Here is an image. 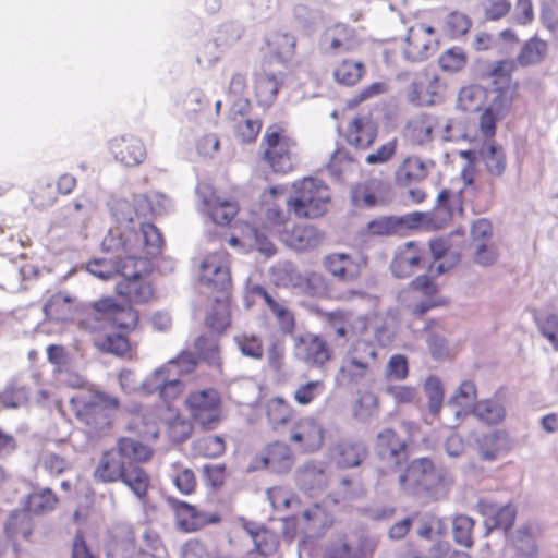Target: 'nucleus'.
<instances>
[{"mask_svg": "<svg viewBox=\"0 0 558 558\" xmlns=\"http://www.w3.org/2000/svg\"><path fill=\"white\" fill-rule=\"evenodd\" d=\"M433 167L434 161L432 160H423L417 156L407 157L395 173L396 183L400 186H408L421 182L426 179Z\"/></svg>", "mask_w": 558, "mask_h": 558, "instance_id": "412c9836", "label": "nucleus"}, {"mask_svg": "<svg viewBox=\"0 0 558 558\" xmlns=\"http://www.w3.org/2000/svg\"><path fill=\"white\" fill-rule=\"evenodd\" d=\"M377 136V128L366 117H356L348 126L347 141L356 148L369 147Z\"/></svg>", "mask_w": 558, "mask_h": 558, "instance_id": "b1692460", "label": "nucleus"}, {"mask_svg": "<svg viewBox=\"0 0 558 558\" xmlns=\"http://www.w3.org/2000/svg\"><path fill=\"white\" fill-rule=\"evenodd\" d=\"M277 231L280 240L294 251H306L320 242L319 232L313 226H294L292 229H277Z\"/></svg>", "mask_w": 558, "mask_h": 558, "instance_id": "aec40b11", "label": "nucleus"}, {"mask_svg": "<svg viewBox=\"0 0 558 558\" xmlns=\"http://www.w3.org/2000/svg\"><path fill=\"white\" fill-rule=\"evenodd\" d=\"M298 486L310 496L322 492L328 482L327 473L322 463L306 462L296 471Z\"/></svg>", "mask_w": 558, "mask_h": 558, "instance_id": "4be33fe9", "label": "nucleus"}, {"mask_svg": "<svg viewBox=\"0 0 558 558\" xmlns=\"http://www.w3.org/2000/svg\"><path fill=\"white\" fill-rule=\"evenodd\" d=\"M282 77L275 73L260 71L255 74L254 87L257 101L263 107H269L277 97Z\"/></svg>", "mask_w": 558, "mask_h": 558, "instance_id": "393cba45", "label": "nucleus"}, {"mask_svg": "<svg viewBox=\"0 0 558 558\" xmlns=\"http://www.w3.org/2000/svg\"><path fill=\"white\" fill-rule=\"evenodd\" d=\"M195 349L199 357L209 365H220L218 340L215 336L201 335L195 340Z\"/></svg>", "mask_w": 558, "mask_h": 558, "instance_id": "79ce46f5", "label": "nucleus"}, {"mask_svg": "<svg viewBox=\"0 0 558 558\" xmlns=\"http://www.w3.org/2000/svg\"><path fill=\"white\" fill-rule=\"evenodd\" d=\"M365 74V65L361 61L343 60L333 70L335 80L345 86H354Z\"/></svg>", "mask_w": 558, "mask_h": 558, "instance_id": "c9c22d12", "label": "nucleus"}, {"mask_svg": "<svg viewBox=\"0 0 558 558\" xmlns=\"http://www.w3.org/2000/svg\"><path fill=\"white\" fill-rule=\"evenodd\" d=\"M409 375L408 360L402 354H393L387 364L386 376L395 380H403Z\"/></svg>", "mask_w": 558, "mask_h": 558, "instance_id": "69168bd1", "label": "nucleus"}, {"mask_svg": "<svg viewBox=\"0 0 558 558\" xmlns=\"http://www.w3.org/2000/svg\"><path fill=\"white\" fill-rule=\"evenodd\" d=\"M33 532L31 515L26 510H14L4 523L5 536L13 541L17 536L28 538Z\"/></svg>", "mask_w": 558, "mask_h": 558, "instance_id": "f704fd0d", "label": "nucleus"}, {"mask_svg": "<svg viewBox=\"0 0 558 558\" xmlns=\"http://www.w3.org/2000/svg\"><path fill=\"white\" fill-rule=\"evenodd\" d=\"M194 425L214 429L221 418L220 396L214 388L191 391L185 400Z\"/></svg>", "mask_w": 558, "mask_h": 558, "instance_id": "39448f33", "label": "nucleus"}, {"mask_svg": "<svg viewBox=\"0 0 558 558\" xmlns=\"http://www.w3.org/2000/svg\"><path fill=\"white\" fill-rule=\"evenodd\" d=\"M480 156L485 163L487 172L494 177H501L506 170V155L501 146L496 144L484 145Z\"/></svg>", "mask_w": 558, "mask_h": 558, "instance_id": "e433bc0d", "label": "nucleus"}, {"mask_svg": "<svg viewBox=\"0 0 558 558\" xmlns=\"http://www.w3.org/2000/svg\"><path fill=\"white\" fill-rule=\"evenodd\" d=\"M377 356L376 350L371 342L357 341L354 344L352 353L349 357V364L362 371L368 367L369 361Z\"/></svg>", "mask_w": 558, "mask_h": 558, "instance_id": "49530a36", "label": "nucleus"}, {"mask_svg": "<svg viewBox=\"0 0 558 558\" xmlns=\"http://www.w3.org/2000/svg\"><path fill=\"white\" fill-rule=\"evenodd\" d=\"M451 192L447 189L440 191L437 196L436 205L427 211V228L441 229L453 217V209L450 204Z\"/></svg>", "mask_w": 558, "mask_h": 558, "instance_id": "c756f323", "label": "nucleus"}, {"mask_svg": "<svg viewBox=\"0 0 558 558\" xmlns=\"http://www.w3.org/2000/svg\"><path fill=\"white\" fill-rule=\"evenodd\" d=\"M357 44L355 31L343 23L327 27L319 39V47L327 54L352 51Z\"/></svg>", "mask_w": 558, "mask_h": 558, "instance_id": "f8f14e48", "label": "nucleus"}, {"mask_svg": "<svg viewBox=\"0 0 558 558\" xmlns=\"http://www.w3.org/2000/svg\"><path fill=\"white\" fill-rule=\"evenodd\" d=\"M104 550L106 558H156L153 553L137 548L135 529L128 522H118L108 530Z\"/></svg>", "mask_w": 558, "mask_h": 558, "instance_id": "423d86ee", "label": "nucleus"}, {"mask_svg": "<svg viewBox=\"0 0 558 558\" xmlns=\"http://www.w3.org/2000/svg\"><path fill=\"white\" fill-rule=\"evenodd\" d=\"M438 63L444 71L453 73L464 68L466 57L462 48L452 47L439 57Z\"/></svg>", "mask_w": 558, "mask_h": 558, "instance_id": "4d7b16f0", "label": "nucleus"}, {"mask_svg": "<svg viewBox=\"0 0 558 558\" xmlns=\"http://www.w3.org/2000/svg\"><path fill=\"white\" fill-rule=\"evenodd\" d=\"M493 235L492 222L486 218H480L472 223L471 240L472 245L489 243Z\"/></svg>", "mask_w": 558, "mask_h": 558, "instance_id": "774afa93", "label": "nucleus"}, {"mask_svg": "<svg viewBox=\"0 0 558 558\" xmlns=\"http://www.w3.org/2000/svg\"><path fill=\"white\" fill-rule=\"evenodd\" d=\"M367 447L362 440L342 439L331 450L332 459L341 469L360 465L367 457Z\"/></svg>", "mask_w": 558, "mask_h": 558, "instance_id": "a211bd4d", "label": "nucleus"}, {"mask_svg": "<svg viewBox=\"0 0 558 558\" xmlns=\"http://www.w3.org/2000/svg\"><path fill=\"white\" fill-rule=\"evenodd\" d=\"M174 509L180 526L186 532H195L207 524L220 521L218 514L205 512L185 501H178Z\"/></svg>", "mask_w": 558, "mask_h": 558, "instance_id": "6ab92c4d", "label": "nucleus"}, {"mask_svg": "<svg viewBox=\"0 0 558 558\" xmlns=\"http://www.w3.org/2000/svg\"><path fill=\"white\" fill-rule=\"evenodd\" d=\"M476 508L485 517L486 534L495 529L507 531L514 523L517 511L511 505L500 507L489 499L482 498L478 500Z\"/></svg>", "mask_w": 558, "mask_h": 558, "instance_id": "ddd939ff", "label": "nucleus"}, {"mask_svg": "<svg viewBox=\"0 0 558 558\" xmlns=\"http://www.w3.org/2000/svg\"><path fill=\"white\" fill-rule=\"evenodd\" d=\"M111 214L119 223H129L136 217V209L124 198L114 199L111 203Z\"/></svg>", "mask_w": 558, "mask_h": 558, "instance_id": "0e129e2a", "label": "nucleus"}, {"mask_svg": "<svg viewBox=\"0 0 558 558\" xmlns=\"http://www.w3.org/2000/svg\"><path fill=\"white\" fill-rule=\"evenodd\" d=\"M446 26L450 36L457 38L468 33L471 20L463 13L452 12L447 17Z\"/></svg>", "mask_w": 558, "mask_h": 558, "instance_id": "338daca9", "label": "nucleus"}, {"mask_svg": "<svg viewBox=\"0 0 558 558\" xmlns=\"http://www.w3.org/2000/svg\"><path fill=\"white\" fill-rule=\"evenodd\" d=\"M437 124V118L432 114L422 113L417 116L408 124L411 140L418 145H424L432 142L433 130Z\"/></svg>", "mask_w": 558, "mask_h": 558, "instance_id": "473e14b6", "label": "nucleus"}, {"mask_svg": "<svg viewBox=\"0 0 558 558\" xmlns=\"http://www.w3.org/2000/svg\"><path fill=\"white\" fill-rule=\"evenodd\" d=\"M116 291L129 303H146L153 296V288L143 277L133 281H118Z\"/></svg>", "mask_w": 558, "mask_h": 558, "instance_id": "7c9ffc66", "label": "nucleus"}, {"mask_svg": "<svg viewBox=\"0 0 558 558\" xmlns=\"http://www.w3.org/2000/svg\"><path fill=\"white\" fill-rule=\"evenodd\" d=\"M101 246L105 252L118 253L116 256L118 268L116 276L121 277L120 281H133L150 271V263L147 257L122 256V254L128 253V248L121 236L116 238L109 234L104 239Z\"/></svg>", "mask_w": 558, "mask_h": 558, "instance_id": "0eeeda50", "label": "nucleus"}, {"mask_svg": "<svg viewBox=\"0 0 558 558\" xmlns=\"http://www.w3.org/2000/svg\"><path fill=\"white\" fill-rule=\"evenodd\" d=\"M239 351L253 360H262L264 355L262 339L254 335L241 333L233 338Z\"/></svg>", "mask_w": 558, "mask_h": 558, "instance_id": "c03bdc74", "label": "nucleus"}, {"mask_svg": "<svg viewBox=\"0 0 558 558\" xmlns=\"http://www.w3.org/2000/svg\"><path fill=\"white\" fill-rule=\"evenodd\" d=\"M58 502L57 495L50 488L34 490L27 497L25 510L29 513L40 514L54 509Z\"/></svg>", "mask_w": 558, "mask_h": 558, "instance_id": "58836bf2", "label": "nucleus"}, {"mask_svg": "<svg viewBox=\"0 0 558 558\" xmlns=\"http://www.w3.org/2000/svg\"><path fill=\"white\" fill-rule=\"evenodd\" d=\"M324 265L335 278L343 282H351L361 276L366 260L363 257L353 258L348 254L340 253L326 256Z\"/></svg>", "mask_w": 558, "mask_h": 558, "instance_id": "dca6fc26", "label": "nucleus"}, {"mask_svg": "<svg viewBox=\"0 0 558 558\" xmlns=\"http://www.w3.org/2000/svg\"><path fill=\"white\" fill-rule=\"evenodd\" d=\"M483 92L475 86L461 88L458 95V106L462 111L473 112L481 109L483 105Z\"/></svg>", "mask_w": 558, "mask_h": 558, "instance_id": "6e6d98bb", "label": "nucleus"}, {"mask_svg": "<svg viewBox=\"0 0 558 558\" xmlns=\"http://www.w3.org/2000/svg\"><path fill=\"white\" fill-rule=\"evenodd\" d=\"M511 547L517 558H538V545L533 529L523 525L511 535Z\"/></svg>", "mask_w": 558, "mask_h": 558, "instance_id": "bb28decb", "label": "nucleus"}, {"mask_svg": "<svg viewBox=\"0 0 558 558\" xmlns=\"http://www.w3.org/2000/svg\"><path fill=\"white\" fill-rule=\"evenodd\" d=\"M141 232L147 255L151 257L159 255L163 247V238L159 229L150 222H144L141 225Z\"/></svg>", "mask_w": 558, "mask_h": 558, "instance_id": "3c124183", "label": "nucleus"}, {"mask_svg": "<svg viewBox=\"0 0 558 558\" xmlns=\"http://www.w3.org/2000/svg\"><path fill=\"white\" fill-rule=\"evenodd\" d=\"M381 182L377 179L366 180L356 183L351 187L350 199L353 206L363 208H373L378 205L377 194Z\"/></svg>", "mask_w": 558, "mask_h": 558, "instance_id": "c85d7f7f", "label": "nucleus"}, {"mask_svg": "<svg viewBox=\"0 0 558 558\" xmlns=\"http://www.w3.org/2000/svg\"><path fill=\"white\" fill-rule=\"evenodd\" d=\"M197 364V359L192 352H181L177 357L171 359L167 366L171 372V375L178 376L190 374L194 371Z\"/></svg>", "mask_w": 558, "mask_h": 558, "instance_id": "13d9d810", "label": "nucleus"}, {"mask_svg": "<svg viewBox=\"0 0 558 558\" xmlns=\"http://www.w3.org/2000/svg\"><path fill=\"white\" fill-rule=\"evenodd\" d=\"M170 375L171 372L169 369V366L165 364L161 367L157 368L142 383V389L147 395L159 392L163 384L170 377Z\"/></svg>", "mask_w": 558, "mask_h": 558, "instance_id": "680f3d73", "label": "nucleus"}, {"mask_svg": "<svg viewBox=\"0 0 558 558\" xmlns=\"http://www.w3.org/2000/svg\"><path fill=\"white\" fill-rule=\"evenodd\" d=\"M293 195L283 204L298 218L315 219L327 213L330 203V191L320 180L304 178L293 183Z\"/></svg>", "mask_w": 558, "mask_h": 558, "instance_id": "20e7f679", "label": "nucleus"}, {"mask_svg": "<svg viewBox=\"0 0 558 558\" xmlns=\"http://www.w3.org/2000/svg\"><path fill=\"white\" fill-rule=\"evenodd\" d=\"M195 451L206 458H218L226 451V444L220 436H206L194 444Z\"/></svg>", "mask_w": 558, "mask_h": 558, "instance_id": "8fccbe9b", "label": "nucleus"}, {"mask_svg": "<svg viewBox=\"0 0 558 558\" xmlns=\"http://www.w3.org/2000/svg\"><path fill=\"white\" fill-rule=\"evenodd\" d=\"M324 558H365L359 547L351 546L344 538L330 542L324 553Z\"/></svg>", "mask_w": 558, "mask_h": 558, "instance_id": "5fc2aeb1", "label": "nucleus"}, {"mask_svg": "<svg viewBox=\"0 0 558 558\" xmlns=\"http://www.w3.org/2000/svg\"><path fill=\"white\" fill-rule=\"evenodd\" d=\"M546 41L532 37L521 48L520 53L517 57V62L521 66L535 65L543 61L547 53Z\"/></svg>", "mask_w": 558, "mask_h": 558, "instance_id": "4c0bfd02", "label": "nucleus"}, {"mask_svg": "<svg viewBox=\"0 0 558 558\" xmlns=\"http://www.w3.org/2000/svg\"><path fill=\"white\" fill-rule=\"evenodd\" d=\"M407 448V441L400 438L392 428L383 429L376 437V454L381 461L393 468H399L408 460Z\"/></svg>", "mask_w": 558, "mask_h": 558, "instance_id": "9b49d317", "label": "nucleus"}, {"mask_svg": "<svg viewBox=\"0 0 558 558\" xmlns=\"http://www.w3.org/2000/svg\"><path fill=\"white\" fill-rule=\"evenodd\" d=\"M438 83L439 78L437 75H433L428 78L427 86H425L421 81L412 82L408 94L409 101L414 106L434 105V97L437 95Z\"/></svg>", "mask_w": 558, "mask_h": 558, "instance_id": "72a5a7b5", "label": "nucleus"}, {"mask_svg": "<svg viewBox=\"0 0 558 558\" xmlns=\"http://www.w3.org/2000/svg\"><path fill=\"white\" fill-rule=\"evenodd\" d=\"M201 283L213 291L225 292L231 286V276L223 254L206 256L201 264Z\"/></svg>", "mask_w": 558, "mask_h": 558, "instance_id": "9d476101", "label": "nucleus"}, {"mask_svg": "<svg viewBox=\"0 0 558 558\" xmlns=\"http://www.w3.org/2000/svg\"><path fill=\"white\" fill-rule=\"evenodd\" d=\"M95 345L102 352L111 353L117 356L126 354L131 347L125 335L119 332H109L95 339Z\"/></svg>", "mask_w": 558, "mask_h": 558, "instance_id": "ea45409f", "label": "nucleus"}, {"mask_svg": "<svg viewBox=\"0 0 558 558\" xmlns=\"http://www.w3.org/2000/svg\"><path fill=\"white\" fill-rule=\"evenodd\" d=\"M3 271L5 274V277L3 278L2 282H0V288L9 291L15 290V282H20L21 280H24L28 276L36 274L33 266H24L19 268L12 262H8L4 265Z\"/></svg>", "mask_w": 558, "mask_h": 558, "instance_id": "09e8293b", "label": "nucleus"}, {"mask_svg": "<svg viewBox=\"0 0 558 558\" xmlns=\"http://www.w3.org/2000/svg\"><path fill=\"white\" fill-rule=\"evenodd\" d=\"M295 350L299 359L311 366H323L331 356L327 342L313 333L295 338Z\"/></svg>", "mask_w": 558, "mask_h": 558, "instance_id": "4468645a", "label": "nucleus"}, {"mask_svg": "<svg viewBox=\"0 0 558 558\" xmlns=\"http://www.w3.org/2000/svg\"><path fill=\"white\" fill-rule=\"evenodd\" d=\"M534 323L537 327L538 332L544 337L558 352V314L549 313L546 315H539L534 311Z\"/></svg>", "mask_w": 558, "mask_h": 558, "instance_id": "a19ab883", "label": "nucleus"}, {"mask_svg": "<svg viewBox=\"0 0 558 558\" xmlns=\"http://www.w3.org/2000/svg\"><path fill=\"white\" fill-rule=\"evenodd\" d=\"M445 472L435 466L426 457L412 460L407 468L398 474V484L408 495L435 498L442 486Z\"/></svg>", "mask_w": 558, "mask_h": 558, "instance_id": "7ed1b4c3", "label": "nucleus"}, {"mask_svg": "<svg viewBox=\"0 0 558 558\" xmlns=\"http://www.w3.org/2000/svg\"><path fill=\"white\" fill-rule=\"evenodd\" d=\"M268 470L277 473H288L294 463L293 453L290 447L281 441L269 444L266 448Z\"/></svg>", "mask_w": 558, "mask_h": 558, "instance_id": "a878e982", "label": "nucleus"}, {"mask_svg": "<svg viewBox=\"0 0 558 558\" xmlns=\"http://www.w3.org/2000/svg\"><path fill=\"white\" fill-rule=\"evenodd\" d=\"M86 269L89 274L104 280L114 277L118 272L116 259L105 257L89 260Z\"/></svg>", "mask_w": 558, "mask_h": 558, "instance_id": "bf43d9fd", "label": "nucleus"}, {"mask_svg": "<svg viewBox=\"0 0 558 558\" xmlns=\"http://www.w3.org/2000/svg\"><path fill=\"white\" fill-rule=\"evenodd\" d=\"M205 213L215 225L227 226L236 215L238 206L233 202L218 199Z\"/></svg>", "mask_w": 558, "mask_h": 558, "instance_id": "37998d69", "label": "nucleus"}, {"mask_svg": "<svg viewBox=\"0 0 558 558\" xmlns=\"http://www.w3.org/2000/svg\"><path fill=\"white\" fill-rule=\"evenodd\" d=\"M109 149L117 161L128 167L142 163L146 157L143 142L135 136L112 138L109 142Z\"/></svg>", "mask_w": 558, "mask_h": 558, "instance_id": "2eb2a0df", "label": "nucleus"}, {"mask_svg": "<svg viewBox=\"0 0 558 558\" xmlns=\"http://www.w3.org/2000/svg\"><path fill=\"white\" fill-rule=\"evenodd\" d=\"M291 440L300 444V448L304 451H316L323 444V429L312 418L301 421L292 430Z\"/></svg>", "mask_w": 558, "mask_h": 558, "instance_id": "5701e85b", "label": "nucleus"}, {"mask_svg": "<svg viewBox=\"0 0 558 558\" xmlns=\"http://www.w3.org/2000/svg\"><path fill=\"white\" fill-rule=\"evenodd\" d=\"M424 391L428 399V410L434 416L438 415L444 402V388L436 376H429L424 385Z\"/></svg>", "mask_w": 558, "mask_h": 558, "instance_id": "a18cd8bd", "label": "nucleus"}, {"mask_svg": "<svg viewBox=\"0 0 558 558\" xmlns=\"http://www.w3.org/2000/svg\"><path fill=\"white\" fill-rule=\"evenodd\" d=\"M263 144L266 145L264 158L275 173L284 174L293 169L291 142L281 135V129L278 125L267 129Z\"/></svg>", "mask_w": 558, "mask_h": 558, "instance_id": "1a4fd4ad", "label": "nucleus"}, {"mask_svg": "<svg viewBox=\"0 0 558 558\" xmlns=\"http://www.w3.org/2000/svg\"><path fill=\"white\" fill-rule=\"evenodd\" d=\"M438 47L435 28L423 23H416L408 28L403 58L412 63L423 62L433 56Z\"/></svg>", "mask_w": 558, "mask_h": 558, "instance_id": "6e6552de", "label": "nucleus"}, {"mask_svg": "<svg viewBox=\"0 0 558 558\" xmlns=\"http://www.w3.org/2000/svg\"><path fill=\"white\" fill-rule=\"evenodd\" d=\"M410 246H412L410 244ZM425 258L412 247L398 253L390 264L391 272L397 278H407L425 267Z\"/></svg>", "mask_w": 558, "mask_h": 558, "instance_id": "cd10ccee", "label": "nucleus"}, {"mask_svg": "<svg viewBox=\"0 0 558 558\" xmlns=\"http://www.w3.org/2000/svg\"><path fill=\"white\" fill-rule=\"evenodd\" d=\"M138 318V313L132 306H121L113 316L112 324L119 329L129 332L135 329Z\"/></svg>", "mask_w": 558, "mask_h": 558, "instance_id": "e2e57ef3", "label": "nucleus"}, {"mask_svg": "<svg viewBox=\"0 0 558 558\" xmlns=\"http://www.w3.org/2000/svg\"><path fill=\"white\" fill-rule=\"evenodd\" d=\"M78 421L93 432L99 433L112 423L113 413L119 408V399L99 390L81 391L71 399Z\"/></svg>", "mask_w": 558, "mask_h": 558, "instance_id": "f03ea898", "label": "nucleus"}, {"mask_svg": "<svg viewBox=\"0 0 558 558\" xmlns=\"http://www.w3.org/2000/svg\"><path fill=\"white\" fill-rule=\"evenodd\" d=\"M41 466L51 475H60L70 468L69 461L52 451H44L40 456Z\"/></svg>", "mask_w": 558, "mask_h": 558, "instance_id": "052dcab7", "label": "nucleus"}, {"mask_svg": "<svg viewBox=\"0 0 558 558\" xmlns=\"http://www.w3.org/2000/svg\"><path fill=\"white\" fill-rule=\"evenodd\" d=\"M474 521L472 518L461 514L452 522L453 539L461 546L471 547L473 544L472 530Z\"/></svg>", "mask_w": 558, "mask_h": 558, "instance_id": "603ef678", "label": "nucleus"}, {"mask_svg": "<svg viewBox=\"0 0 558 558\" xmlns=\"http://www.w3.org/2000/svg\"><path fill=\"white\" fill-rule=\"evenodd\" d=\"M475 447L482 460L494 461L498 457L506 454L510 450L511 444L506 432L494 430L477 435Z\"/></svg>", "mask_w": 558, "mask_h": 558, "instance_id": "f3484780", "label": "nucleus"}, {"mask_svg": "<svg viewBox=\"0 0 558 558\" xmlns=\"http://www.w3.org/2000/svg\"><path fill=\"white\" fill-rule=\"evenodd\" d=\"M153 456V450L142 441L121 437L100 457L94 477L101 483H123L145 505L150 487V475L141 465Z\"/></svg>", "mask_w": 558, "mask_h": 558, "instance_id": "f257e3e1", "label": "nucleus"}, {"mask_svg": "<svg viewBox=\"0 0 558 558\" xmlns=\"http://www.w3.org/2000/svg\"><path fill=\"white\" fill-rule=\"evenodd\" d=\"M473 414L485 424L497 425L505 420L506 409L500 400L490 398L477 401Z\"/></svg>", "mask_w": 558, "mask_h": 558, "instance_id": "2f4dec72", "label": "nucleus"}, {"mask_svg": "<svg viewBox=\"0 0 558 558\" xmlns=\"http://www.w3.org/2000/svg\"><path fill=\"white\" fill-rule=\"evenodd\" d=\"M400 225L401 220H398V216H381L371 220L366 229L373 235H401Z\"/></svg>", "mask_w": 558, "mask_h": 558, "instance_id": "de8ad7c7", "label": "nucleus"}, {"mask_svg": "<svg viewBox=\"0 0 558 558\" xmlns=\"http://www.w3.org/2000/svg\"><path fill=\"white\" fill-rule=\"evenodd\" d=\"M326 385L323 380H311L300 385L293 393L296 403L306 405L325 392Z\"/></svg>", "mask_w": 558, "mask_h": 558, "instance_id": "864d4df0", "label": "nucleus"}]
</instances>
